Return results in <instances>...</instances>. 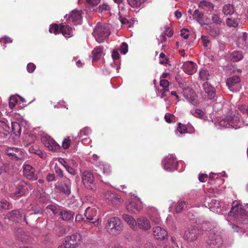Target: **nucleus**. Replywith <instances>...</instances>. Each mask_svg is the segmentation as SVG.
Segmentation results:
<instances>
[{"instance_id": "24", "label": "nucleus", "mask_w": 248, "mask_h": 248, "mask_svg": "<svg viewBox=\"0 0 248 248\" xmlns=\"http://www.w3.org/2000/svg\"><path fill=\"white\" fill-rule=\"evenodd\" d=\"M96 167L102 171L105 176H108L111 172V167L108 163L105 162H99L96 164Z\"/></svg>"}, {"instance_id": "38", "label": "nucleus", "mask_w": 248, "mask_h": 248, "mask_svg": "<svg viewBox=\"0 0 248 248\" xmlns=\"http://www.w3.org/2000/svg\"><path fill=\"white\" fill-rule=\"evenodd\" d=\"M190 113L195 117L205 120L207 118L206 114L201 109L196 108L191 110Z\"/></svg>"}, {"instance_id": "15", "label": "nucleus", "mask_w": 248, "mask_h": 248, "mask_svg": "<svg viewBox=\"0 0 248 248\" xmlns=\"http://www.w3.org/2000/svg\"><path fill=\"white\" fill-rule=\"evenodd\" d=\"M199 230L197 228L190 227L186 229L183 234V237L187 241L193 242L198 239Z\"/></svg>"}, {"instance_id": "55", "label": "nucleus", "mask_w": 248, "mask_h": 248, "mask_svg": "<svg viewBox=\"0 0 248 248\" xmlns=\"http://www.w3.org/2000/svg\"><path fill=\"white\" fill-rule=\"evenodd\" d=\"M110 9V6L107 3H103L100 5L99 7L98 11L99 12H103L108 11Z\"/></svg>"}, {"instance_id": "6", "label": "nucleus", "mask_w": 248, "mask_h": 248, "mask_svg": "<svg viewBox=\"0 0 248 248\" xmlns=\"http://www.w3.org/2000/svg\"><path fill=\"white\" fill-rule=\"evenodd\" d=\"M64 240L65 244L67 245V248H77L80 246L83 239L80 233L76 232L67 235Z\"/></svg>"}, {"instance_id": "12", "label": "nucleus", "mask_w": 248, "mask_h": 248, "mask_svg": "<svg viewBox=\"0 0 248 248\" xmlns=\"http://www.w3.org/2000/svg\"><path fill=\"white\" fill-rule=\"evenodd\" d=\"M82 181L85 187L89 189L95 188L94 178L93 174L89 171H85L82 174Z\"/></svg>"}, {"instance_id": "21", "label": "nucleus", "mask_w": 248, "mask_h": 248, "mask_svg": "<svg viewBox=\"0 0 248 248\" xmlns=\"http://www.w3.org/2000/svg\"><path fill=\"white\" fill-rule=\"evenodd\" d=\"M153 233L156 239L164 240L167 238L168 232L166 230L159 226L153 228Z\"/></svg>"}, {"instance_id": "61", "label": "nucleus", "mask_w": 248, "mask_h": 248, "mask_svg": "<svg viewBox=\"0 0 248 248\" xmlns=\"http://www.w3.org/2000/svg\"><path fill=\"white\" fill-rule=\"evenodd\" d=\"M164 118L166 122L170 123L174 118V116L170 113H167L165 114Z\"/></svg>"}, {"instance_id": "35", "label": "nucleus", "mask_w": 248, "mask_h": 248, "mask_svg": "<svg viewBox=\"0 0 248 248\" xmlns=\"http://www.w3.org/2000/svg\"><path fill=\"white\" fill-rule=\"evenodd\" d=\"M61 32L65 37H70L73 35V30L68 25H61L60 26Z\"/></svg>"}, {"instance_id": "63", "label": "nucleus", "mask_w": 248, "mask_h": 248, "mask_svg": "<svg viewBox=\"0 0 248 248\" xmlns=\"http://www.w3.org/2000/svg\"><path fill=\"white\" fill-rule=\"evenodd\" d=\"M180 35L184 39H186L189 36L188 31L186 29L182 30L181 31Z\"/></svg>"}, {"instance_id": "20", "label": "nucleus", "mask_w": 248, "mask_h": 248, "mask_svg": "<svg viewBox=\"0 0 248 248\" xmlns=\"http://www.w3.org/2000/svg\"><path fill=\"white\" fill-rule=\"evenodd\" d=\"M23 174L28 179L36 180L37 177L35 175V169L30 165H24L23 167Z\"/></svg>"}, {"instance_id": "1", "label": "nucleus", "mask_w": 248, "mask_h": 248, "mask_svg": "<svg viewBox=\"0 0 248 248\" xmlns=\"http://www.w3.org/2000/svg\"><path fill=\"white\" fill-rule=\"evenodd\" d=\"M215 124L217 126L218 125L219 128H233L235 129L242 127L245 124L248 125V124H245V122L241 118L240 115L238 113L227 116L219 121L217 125L216 123H215Z\"/></svg>"}, {"instance_id": "59", "label": "nucleus", "mask_w": 248, "mask_h": 248, "mask_svg": "<svg viewBox=\"0 0 248 248\" xmlns=\"http://www.w3.org/2000/svg\"><path fill=\"white\" fill-rule=\"evenodd\" d=\"M219 174H221L222 176H225V171H222L221 173H217L211 172V173H210V174L209 175V178L211 179H213L215 178H217L219 176Z\"/></svg>"}, {"instance_id": "64", "label": "nucleus", "mask_w": 248, "mask_h": 248, "mask_svg": "<svg viewBox=\"0 0 248 248\" xmlns=\"http://www.w3.org/2000/svg\"><path fill=\"white\" fill-rule=\"evenodd\" d=\"M145 248H158V247L153 242H148L145 244Z\"/></svg>"}, {"instance_id": "50", "label": "nucleus", "mask_w": 248, "mask_h": 248, "mask_svg": "<svg viewBox=\"0 0 248 248\" xmlns=\"http://www.w3.org/2000/svg\"><path fill=\"white\" fill-rule=\"evenodd\" d=\"M199 74L200 78L202 80H205L209 79V72L205 69H202L200 70L199 72Z\"/></svg>"}, {"instance_id": "19", "label": "nucleus", "mask_w": 248, "mask_h": 248, "mask_svg": "<svg viewBox=\"0 0 248 248\" xmlns=\"http://www.w3.org/2000/svg\"><path fill=\"white\" fill-rule=\"evenodd\" d=\"M16 237L18 240L26 243H31L32 241V238L29 234L28 232L22 229L17 231Z\"/></svg>"}, {"instance_id": "57", "label": "nucleus", "mask_w": 248, "mask_h": 248, "mask_svg": "<svg viewBox=\"0 0 248 248\" xmlns=\"http://www.w3.org/2000/svg\"><path fill=\"white\" fill-rule=\"evenodd\" d=\"M30 210H31L30 209L27 210L26 211V212L25 213H24V220L26 224H27V221L26 218L28 215H32V214H38L39 213V210H35L33 212L29 213V211H30Z\"/></svg>"}, {"instance_id": "5", "label": "nucleus", "mask_w": 248, "mask_h": 248, "mask_svg": "<svg viewBox=\"0 0 248 248\" xmlns=\"http://www.w3.org/2000/svg\"><path fill=\"white\" fill-rule=\"evenodd\" d=\"M221 193V190L217 189L215 190L213 188L209 189L207 193V197L205 200V205L208 206L210 210L214 212H218V209L221 207L219 202L214 199H212L210 202V199L213 196H216L217 195Z\"/></svg>"}, {"instance_id": "43", "label": "nucleus", "mask_w": 248, "mask_h": 248, "mask_svg": "<svg viewBox=\"0 0 248 248\" xmlns=\"http://www.w3.org/2000/svg\"><path fill=\"white\" fill-rule=\"evenodd\" d=\"M230 226L234 232L238 233L239 234H242L246 232L247 229V228L241 225L238 226L234 224H231Z\"/></svg>"}, {"instance_id": "47", "label": "nucleus", "mask_w": 248, "mask_h": 248, "mask_svg": "<svg viewBox=\"0 0 248 248\" xmlns=\"http://www.w3.org/2000/svg\"><path fill=\"white\" fill-rule=\"evenodd\" d=\"M130 6L133 8L140 7L145 2V0H127Z\"/></svg>"}, {"instance_id": "36", "label": "nucleus", "mask_w": 248, "mask_h": 248, "mask_svg": "<svg viewBox=\"0 0 248 248\" xmlns=\"http://www.w3.org/2000/svg\"><path fill=\"white\" fill-rule=\"evenodd\" d=\"M60 215L63 220L68 221L74 218V213L67 210H62L60 212Z\"/></svg>"}, {"instance_id": "42", "label": "nucleus", "mask_w": 248, "mask_h": 248, "mask_svg": "<svg viewBox=\"0 0 248 248\" xmlns=\"http://www.w3.org/2000/svg\"><path fill=\"white\" fill-rule=\"evenodd\" d=\"M211 19L213 22L217 25H220L222 22L219 13L217 11H214L211 16Z\"/></svg>"}, {"instance_id": "7", "label": "nucleus", "mask_w": 248, "mask_h": 248, "mask_svg": "<svg viewBox=\"0 0 248 248\" xmlns=\"http://www.w3.org/2000/svg\"><path fill=\"white\" fill-rule=\"evenodd\" d=\"M131 201L126 205L127 210L133 214L139 213L143 208L142 202L135 194H130Z\"/></svg>"}, {"instance_id": "39", "label": "nucleus", "mask_w": 248, "mask_h": 248, "mask_svg": "<svg viewBox=\"0 0 248 248\" xmlns=\"http://www.w3.org/2000/svg\"><path fill=\"white\" fill-rule=\"evenodd\" d=\"M91 133V130L88 127H85L80 130L78 136L80 139L82 140L83 143L89 140V139L87 138H83L84 136H88Z\"/></svg>"}, {"instance_id": "40", "label": "nucleus", "mask_w": 248, "mask_h": 248, "mask_svg": "<svg viewBox=\"0 0 248 248\" xmlns=\"http://www.w3.org/2000/svg\"><path fill=\"white\" fill-rule=\"evenodd\" d=\"M10 129V127L5 120L0 121V134H3L4 136H7Z\"/></svg>"}, {"instance_id": "23", "label": "nucleus", "mask_w": 248, "mask_h": 248, "mask_svg": "<svg viewBox=\"0 0 248 248\" xmlns=\"http://www.w3.org/2000/svg\"><path fill=\"white\" fill-rule=\"evenodd\" d=\"M64 184L58 187V189L67 196L71 193V181L69 179L65 178L63 180Z\"/></svg>"}, {"instance_id": "45", "label": "nucleus", "mask_w": 248, "mask_h": 248, "mask_svg": "<svg viewBox=\"0 0 248 248\" xmlns=\"http://www.w3.org/2000/svg\"><path fill=\"white\" fill-rule=\"evenodd\" d=\"M12 130L13 133L16 136H19L21 134V127L18 123L12 122Z\"/></svg>"}, {"instance_id": "29", "label": "nucleus", "mask_w": 248, "mask_h": 248, "mask_svg": "<svg viewBox=\"0 0 248 248\" xmlns=\"http://www.w3.org/2000/svg\"><path fill=\"white\" fill-rule=\"evenodd\" d=\"M199 7L207 11V12H211L214 11V5L208 0H202L199 4Z\"/></svg>"}, {"instance_id": "8", "label": "nucleus", "mask_w": 248, "mask_h": 248, "mask_svg": "<svg viewBox=\"0 0 248 248\" xmlns=\"http://www.w3.org/2000/svg\"><path fill=\"white\" fill-rule=\"evenodd\" d=\"M208 238L206 241L207 245L211 248H219L223 243L222 237L219 233L213 232L207 233Z\"/></svg>"}, {"instance_id": "18", "label": "nucleus", "mask_w": 248, "mask_h": 248, "mask_svg": "<svg viewBox=\"0 0 248 248\" xmlns=\"http://www.w3.org/2000/svg\"><path fill=\"white\" fill-rule=\"evenodd\" d=\"M104 199L106 202L112 204H117L121 202V199L118 195L109 191L104 193Z\"/></svg>"}, {"instance_id": "9", "label": "nucleus", "mask_w": 248, "mask_h": 248, "mask_svg": "<svg viewBox=\"0 0 248 248\" xmlns=\"http://www.w3.org/2000/svg\"><path fill=\"white\" fill-rule=\"evenodd\" d=\"M41 141L48 150L56 152L61 150L60 145L46 134L42 135Z\"/></svg>"}, {"instance_id": "16", "label": "nucleus", "mask_w": 248, "mask_h": 248, "mask_svg": "<svg viewBox=\"0 0 248 248\" xmlns=\"http://www.w3.org/2000/svg\"><path fill=\"white\" fill-rule=\"evenodd\" d=\"M240 78L238 76H234L228 78L226 81L227 85L229 90L232 92H236L239 91Z\"/></svg>"}, {"instance_id": "60", "label": "nucleus", "mask_w": 248, "mask_h": 248, "mask_svg": "<svg viewBox=\"0 0 248 248\" xmlns=\"http://www.w3.org/2000/svg\"><path fill=\"white\" fill-rule=\"evenodd\" d=\"M36 66L33 63H29L27 66V70L29 73H32L35 69Z\"/></svg>"}, {"instance_id": "56", "label": "nucleus", "mask_w": 248, "mask_h": 248, "mask_svg": "<svg viewBox=\"0 0 248 248\" xmlns=\"http://www.w3.org/2000/svg\"><path fill=\"white\" fill-rule=\"evenodd\" d=\"M120 51L123 54H125L128 52V45L125 43H123L120 48Z\"/></svg>"}, {"instance_id": "52", "label": "nucleus", "mask_w": 248, "mask_h": 248, "mask_svg": "<svg viewBox=\"0 0 248 248\" xmlns=\"http://www.w3.org/2000/svg\"><path fill=\"white\" fill-rule=\"evenodd\" d=\"M226 24L229 27L235 28L237 27L238 23L236 19L232 18H227L226 19Z\"/></svg>"}, {"instance_id": "28", "label": "nucleus", "mask_w": 248, "mask_h": 248, "mask_svg": "<svg viewBox=\"0 0 248 248\" xmlns=\"http://www.w3.org/2000/svg\"><path fill=\"white\" fill-rule=\"evenodd\" d=\"M148 215L152 222L159 224L161 221L160 216L156 209L152 207L149 212Z\"/></svg>"}, {"instance_id": "48", "label": "nucleus", "mask_w": 248, "mask_h": 248, "mask_svg": "<svg viewBox=\"0 0 248 248\" xmlns=\"http://www.w3.org/2000/svg\"><path fill=\"white\" fill-rule=\"evenodd\" d=\"M201 229L203 231L207 232V233H209L210 232H215L214 230V226L210 222H206L204 223L202 225Z\"/></svg>"}, {"instance_id": "49", "label": "nucleus", "mask_w": 248, "mask_h": 248, "mask_svg": "<svg viewBox=\"0 0 248 248\" xmlns=\"http://www.w3.org/2000/svg\"><path fill=\"white\" fill-rule=\"evenodd\" d=\"M186 133H187V128L186 125L179 123L177 130L175 131L176 134L179 136V134H182Z\"/></svg>"}, {"instance_id": "4", "label": "nucleus", "mask_w": 248, "mask_h": 248, "mask_svg": "<svg viewBox=\"0 0 248 248\" xmlns=\"http://www.w3.org/2000/svg\"><path fill=\"white\" fill-rule=\"evenodd\" d=\"M93 34L98 43L103 42L110 34L109 26L106 24H97L93 30Z\"/></svg>"}, {"instance_id": "46", "label": "nucleus", "mask_w": 248, "mask_h": 248, "mask_svg": "<svg viewBox=\"0 0 248 248\" xmlns=\"http://www.w3.org/2000/svg\"><path fill=\"white\" fill-rule=\"evenodd\" d=\"M244 57L242 53L240 51H234L230 56L231 61L233 62H238L241 60Z\"/></svg>"}, {"instance_id": "37", "label": "nucleus", "mask_w": 248, "mask_h": 248, "mask_svg": "<svg viewBox=\"0 0 248 248\" xmlns=\"http://www.w3.org/2000/svg\"><path fill=\"white\" fill-rule=\"evenodd\" d=\"M222 12L225 16L232 15L234 12V5L230 3L225 4L222 7Z\"/></svg>"}, {"instance_id": "34", "label": "nucleus", "mask_w": 248, "mask_h": 248, "mask_svg": "<svg viewBox=\"0 0 248 248\" xmlns=\"http://www.w3.org/2000/svg\"><path fill=\"white\" fill-rule=\"evenodd\" d=\"M2 151H4L6 155H21L22 152L19 149L14 147H1Z\"/></svg>"}, {"instance_id": "10", "label": "nucleus", "mask_w": 248, "mask_h": 248, "mask_svg": "<svg viewBox=\"0 0 248 248\" xmlns=\"http://www.w3.org/2000/svg\"><path fill=\"white\" fill-rule=\"evenodd\" d=\"M32 189V186L30 184L23 183L17 185L16 191L11 193L10 196L12 198L16 200L25 195L29 190H31Z\"/></svg>"}, {"instance_id": "51", "label": "nucleus", "mask_w": 248, "mask_h": 248, "mask_svg": "<svg viewBox=\"0 0 248 248\" xmlns=\"http://www.w3.org/2000/svg\"><path fill=\"white\" fill-rule=\"evenodd\" d=\"M11 208L10 203L5 199L0 200V210L9 209Z\"/></svg>"}, {"instance_id": "44", "label": "nucleus", "mask_w": 248, "mask_h": 248, "mask_svg": "<svg viewBox=\"0 0 248 248\" xmlns=\"http://www.w3.org/2000/svg\"><path fill=\"white\" fill-rule=\"evenodd\" d=\"M18 99H20L22 102L24 101V99L19 96L12 95L10 96L9 101V106L11 109H12L15 106Z\"/></svg>"}, {"instance_id": "14", "label": "nucleus", "mask_w": 248, "mask_h": 248, "mask_svg": "<svg viewBox=\"0 0 248 248\" xmlns=\"http://www.w3.org/2000/svg\"><path fill=\"white\" fill-rule=\"evenodd\" d=\"M178 162L174 156H166L162 161V166L165 170L173 171L177 168Z\"/></svg>"}, {"instance_id": "30", "label": "nucleus", "mask_w": 248, "mask_h": 248, "mask_svg": "<svg viewBox=\"0 0 248 248\" xmlns=\"http://www.w3.org/2000/svg\"><path fill=\"white\" fill-rule=\"evenodd\" d=\"M202 87L204 92L207 94L210 99L214 98L216 94V90L209 82H205L204 83L202 84Z\"/></svg>"}, {"instance_id": "27", "label": "nucleus", "mask_w": 248, "mask_h": 248, "mask_svg": "<svg viewBox=\"0 0 248 248\" xmlns=\"http://www.w3.org/2000/svg\"><path fill=\"white\" fill-rule=\"evenodd\" d=\"M122 217L133 230H137V219L136 220L132 216L127 214H124Z\"/></svg>"}, {"instance_id": "32", "label": "nucleus", "mask_w": 248, "mask_h": 248, "mask_svg": "<svg viewBox=\"0 0 248 248\" xmlns=\"http://www.w3.org/2000/svg\"><path fill=\"white\" fill-rule=\"evenodd\" d=\"M92 57L93 61H96L104 55L103 47L98 46L94 48L92 51Z\"/></svg>"}, {"instance_id": "31", "label": "nucleus", "mask_w": 248, "mask_h": 248, "mask_svg": "<svg viewBox=\"0 0 248 248\" xmlns=\"http://www.w3.org/2000/svg\"><path fill=\"white\" fill-rule=\"evenodd\" d=\"M97 210L95 207H87L84 212V216L88 220H92L96 216Z\"/></svg>"}, {"instance_id": "41", "label": "nucleus", "mask_w": 248, "mask_h": 248, "mask_svg": "<svg viewBox=\"0 0 248 248\" xmlns=\"http://www.w3.org/2000/svg\"><path fill=\"white\" fill-rule=\"evenodd\" d=\"M207 30L210 35L216 37L219 35L220 29L219 28L212 25H207Z\"/></svg>"}, {"instance_id": "22", "label": "nucleus", "mask_w": 248, "mask_h": 248, "mask_svg": "<svg viewBox=\"0 0 248 248\" xmlns=\"http://www.w3.org/2000/svg\"><path fill=\"white\" fill-rule=\"evenodd\" d=\"M197 67V64L192 61L186 62L183 65L184 71L188 75L194 74L196 71Z\"/></svg>"}, {"instance_id": "62", "label": "nucleus", "mask_w": 248, "mask_h": 248, "mask_svg": "<svg viewBox=\"0 0 248 248\" xmlns=\"http://www.w3.org/2000/svg\"><path fill=\"white\" fill-rule=\"evenodd\" d=\"M185 205V202H179L176 207V211L177 213L180 212L184 208Z\"/></svg>"}, {"instance_id": "2", "label": "nucleus", "mask_w": 248, "mask_h": 248, "mask_svg": "<svg viewBox=\"0 0 248 248\" xmlns=\"http://www.w3.org/2000/svg\"><path fill=\"white\" fill-rule=\"evenodd\" d=\"M228 217L230 219L237 220L243 225L248 223V212L242 208L241 203L237 201L233 202Z\"/></svg>"}, {"instance_id": "13", "label": "nucleus", "mask_w": 248, "mask_h": 248, "mask_svg": "<svg viewBox=\"0 0 248 248\" xmlns=\"http://www.w3.org/2000/svg\"><path fill=\"white\" fill-rule=\"evenodd\" d=\"M183 94L184 97L190 104L194 106H197L198 104V96L192 89L189 87L185 88L183 91Z\"/></svg>"}, {"instance_id": "54", "label": "nucleus", "mask_w": 248, "mask_h": 248, "mask_svg": "<svg viewBox=\"0 0 248 248\" xmlns=\"http://www.w3.org/2000/svg\"><path fill=\"white\" fill-rule=\"evenodd\" d=\"M71 144V140L69 137H67L64 139L62 142V148L63 149H68Z\"/></svg>"}, {"instance_id": "33", "label": "nucleus", "mask_w": 248, "mask_h": 248, "mask_svg": "<svg viewBox=\"0 0 248 248\" xmlns=\"http://www.w3.org/2000/svg\"><path fill=\"white\" fill-rule=\"evenodd\" d=\"M7 217L10 220L17 222L21 219L22 213L19 210H14L9 212Z\"/></svg>"}, {"instance_id": "58", "label": "nucleus", "mask_w": 248, "mask_h": 248, "mask_svg": "<svg viewBox=\"0 0 248 248\" xmlns=\"http://www.w3.org/2000/svg\"><path fill=\"white\" fill-rule=\"evenodd\" d=\"M247 38V34L246 32H244L242 35L238 39L239 43L242 42L243 45H245Z\"/></svg>"}, {"instance_id": "17", "label": "nucleus", "mask_w": 248, "mask_h": 248, "mask_svg": "<svg viewBox=\"0 0 248 248\" xmlns=\"http://www.w3.org/2000/svg\"><path fill=\"white\" fill-rule=\"evenodd\" d=\"M137 229L148 231L151 228L150 220L145 217L141 216L137 218Z\"/></svg>"}, {"instance_id": "25", "label": "nucleus", "mask_w": 248, "mask_h": 248, "mask_svg": "<svg viewBox=\"0 0 248 248\" xmlns=\"http://www.w3.org/2000/svg\"><path fill=\"white\" fill-rule=\"evenodd\" d=\"M160 86L162 88L160 90L161 98H164L165 101H167V99L166 98L167 96V93L169 92V82L166 79H161L160 81Z\"/></svg>"}, {"instance_id": "26", "label": "nucleus", "mask_w": 248, "mask_h": 248, "mask_svg": "<svg viewBox=\"0 0 248 248\" xmlns=\"http://www.w3.org/2000/svg\"><path fill=\"white\" fill-rule=\"evenodd\" d=\"M188 13L192 16L193 19L196 20L200 25L202 26L205 25L204 20L202 19L203 14L201 13L199 10L196 9L193 11L190 9Z\"/></svg>"}, {"instance_id": "11", "label": "nucleus", "mask_w": 248, "mask_h": 248, "mask_svg": "<svg viewBox=\"0 0 248 248\" xmlns=\"http://www.w3.org/2000/svg\"><path fill=\"white\" fill-rule=\"evenodd\" d=\"M82 11L76 9L72 11L68 15L65 16V18L68 23H73L75 25L82 23Z\"/></svg>"}, {"instance_id": "53", "label": "nucleus", "mask_w": 248, "mask_h": 248, "mask_svg": "<svg viewBox=\"0 0 248 248\" xmlns=\"http://www.w3.org/2000/svg\"><path fill=\"white\" fill-rule=\"evenodd\" d=\"M49 31L55 34H58L61 32L60 27L57 24L52 25L49 28Z\"/></svg>"}, {"instance_id": "3", "label": "nucleus", "mask_w": 248, "mask_h": 248, "mask_svg": "<svg viewBox=\"0 0 248 248\" xmlns=\"http://www.w3.org/2000/svg\"><path fill=\"white\" fill-rule=\"evenodd\" d=\"M123 227L121 219L116 217L108 218L105 225L107 232L113 235L120 234L123 231Z\"/></svg>"}]
</instances>
